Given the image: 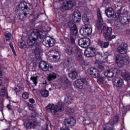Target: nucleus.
<instances>
[{"label": "nucleus", "mask_w": 130, "mask_h": 130, "mask_svg": "<svg viewBox=\"0 0 130 130\" xmlns=\"http://www.w3.org/2000/svg\"><path fill=\"white\" fill-rule=\"evenodd\" d=\"M47 31L45 30L39 31L38 29H34V31L31 33L30 36L28 38L27 40V45L29 46L36 47L35 50V53L37 59L40 58V52L41 50L39 47V43L37 42V40H39L40 42L42 43L43 45H44L46 47H52L55 44V40L50 37H46Z\"/></svg>", "instance_id": "nucleus-1"}, {"label": "nucleus", "mask_w": 130, "mask_h": 130, "mask_svg": "<svg viewBox=\"0 0 130 130\" xmlns=\"http://www.w3.org/2000/svg\"><path fill=\"white\" fill-rule=\"evenodd\" d=\"M97 16L98 18V20L96 22L98 30H100L102 32V30H105L107 28L106 31L104 32L103 36L105 39L111 41V40L114 39L116 36L115 35L111 36V34H112V28L109 27H107L106 24L103 23V19L102 18V15H101V11L99 9L97 10Z\"/></svg>", "instance_id": "nucleus-2"}, {"label": "nucleus", "mask_w": 130, "mask_h": 130, "mask_svg": "<svg viewBox=\"0 0 130 130\" xmlns=\"http://www.w3.org/2000/svg\"><path fill=\"white\" fill-rule=\"evenodd\" d=\"M30 7L31 5L29 3H27L25 2H20L19 5H17V8H19L20 10L17 9L15 11L16 15L17 16L18 18L20 19V20H23L27 18V14Z\"/></svg>", "instance_id": "nucleus-3"}, {"label": "nucleus", "mask_w": 130, "mask_h": 130, "mask_svg": "<svg viewBox=\"0 0 130 130\" xmlns=\"http://www.w3.org/2000/svg\"><path fill=\"white\" fill-rule=\"evenodd\" d=\"M84 55L86 57H92L95 55V57L96 60H100L102 62H106L107 61V58L108 56L105 54V53L99 52L95 55V52L94 49L92 48H90L86 49L84 51Z\"/></svg>", "instance_id": "nucleus-4"}, {"label": "nucleus", "mask_w": 130, "mask_h": 130, "mask_svg": "<svg viewBox=\"0 0 130 130\" xmlns=\"http://www.w3.org/2000/svg\"><path fill=\"white\" fill-rule=\"evenodd\" d=\"M45 109L47 112L55 114L58 111H63L64 110V106L61 102L58 103L57 105L49 104L45 108Z\"/></svg>", "instance_id": "nucleus-5"}, {"label": "nucleus", "mask_w": 130, "mask_h": 130, "mask_svg": "<svg viewBox=\"0 0 130 130\" xmlns=\"http://www.w3.org/2000/svg\"><path fill=\"white\" fill-rule=\"evenodd\" d=\"M60 58V55L57 51L50 50L47 53V59L50 62H57Z\"/></svg>", "instance_id": "nucleus-6"}, {"label": "nucleus", "mask_w": 130, "mask_h": 130, "mask_svg": "<svg viewBox=\"0 0 130 130\" xmlns=\"http://www.w3.org/2000/svg\"><path fill=\"white\" fill-rule=\"evenodd\" d=\"M75 5H76V1L75 0H64L60 7V10L62 12H64V11H69V10H71V9H72V8H73Z\"/></svg>", "instance_id": "nucleus-7"}, {"label": "nucleus", "mask_w": 130, "mask_h": 130, "mask_svg": "<svg viewBox=\"0 0 130 130\" xmlns=\"http://www.w3.org/2000/svg\"><path fill=\"white\" fill-rule=\"evenodd\" d=\"M76 121L75 118L71 117L69 119H65L64 120V124L66 127H61L60 130H70L69 127H72L76 125Z\"/></svg>", "instance_id": "nucleus-8"}, {"label": "nucleus", "mask_w": 130, "mask_h": 130, "mask_svg": "<svg viewBox=\"0 0 130 130\" xmlns=\"http://www.w3.org/2000/svg\"><path fill=\"white\" fill-rule=\"evenodd\" d=\"M80 33L84 37L89 36L92 34V26L90 24H86L82 26L80 30Z\"/></svg>", "instance_id": "nucleus-9"}, {"label": "nucleus", "mask_w": 130, "mask_h": 130, "mask_svg": "<svg viewBox=\"0 0 130 130\" xmlns=\"http://www.w3.org/2000/svg\"><path fill=\"white\" fill-rule=\"evenodd\" d=\"M128 49V46L127 44L122 43L117 48V52L122 55L126 54L127 53V50Z\"/></svg>", "instance_id": "nucleus-10"}, {"label": "nucleus", "mask_w": 130, "mask_h": 130, "mask_svg": "<svg viewBox=\"0 0 130 130\" xmlns=\"http://www.w3.org/2000/svg\"><path fill=\"white\" fill-rule=\"evenodd\" d=\"M68 27L69 28L70 33L72 34V35H76L78 33V28L77 27V25L74 22H73V21L70 20L69 21Z\"/></svg>", "instance_id": "nucleus-11"}, {"label": "nucleus", "mask_w": 130, "mask_h": 130, "mask_svg": "<svg viewBox=\"0 0 130 130\" xmlns=\"http://www.w3.org/2000/svg\"><path fill=\"white\" fill-rule=\"evenodd\" d=\"M75 85L79 89H85L86 85L88 84V81L84 79H78L75 81Z\"/></svg>", "instance_id": "nucleus-12"}, {"label": "nucleus", "mask_w": 130, "mask_h": 130, "mask_svg": "<svg viewBox=\"0 0 130 130\" xmlns=\"http://www.w3.org/2000/svg\"><path fill=\"white\" fill-rule=\"evenodd\" d=\"M112 82L114 87L116 88H121V87H123L124 85L123 80L120 77H115L112 80Z\"/></svg>", "instance_id": "nucleus-13"}, {"label": "nucleus", "mask_w": 130, "mask_h": 130, "mask_svg": "<svg viewBox=\"0 0 130 130\" xmlns=\"http://www.w3.org/2000/svg\"><path fill=\"white\" fill-rule=\"evenodd\" d=\"M90 39L87 38L81 39L78 42L79 46H81L82 48H87L88 46H90Z\"/></svg>", "instance_id": "nucleus-14"}, {"label": "nucleus", "mask_w": 130, "mask_h": 130, "mask_svg": "<svg viewBox=\"0 0 130 130\" xmlns=\"http://www.w3.org/2000/svg\"><path fill=\"white\" fill-rule=\"evenodd\" d=\"M87 72L92 78H99L100 77V73L97 69L94 68H90L87 70Z\"/></svg>", "instance_id": "nucleus-15"}, {"label": "nucleus", "mask_w": 130, "mask_h": 130, "mask_svg": "<svg viewBox=\"0 0 130 130\" xmlns=\"http://www.w3.org/2000/svg\"><path fill=\"white\" fill-rule=\"evenodd\" d=\"M24 124L26 128L29 129V128H34V127L37 126V125H40V122L30 120H29L27 123H24Z\"/></svg>", "instance_id": "nucleus-16"}, {"label": "nucleus", "mask_w": 130, "mask_h": 130, "mask_svg": "<svg viewBox=\"0 0 130 130\" xmlns=\"http://www.w3.org/2000/svg\"><path fill=\"white\" fill-rule=\"evenodd\" d=\"M39 68L43 72H47L49 68L50 70H52V66H49V64L44 61H42L40 62Z\"/></svg>", "instance_id": "nucleus-17"}, {"label": "nucleus", "mask_w": 130, "mask_h": 130, "mask_svg": "<svg viewBox=\"0 0 130 130\" xmlns=\"http://www.w3.org/2000/svg\"><path fill=\"white\" fill-rule=\"evenodd\" d=\"M82 16H81V13L78 10H75L73 13L72 19L74 23H79L81 21Z\"/></svg>", "instance_id": "nucleus-18"}, {"label": "nucleus", "mask_w": 130, "mask_h": 130, "mask_svg": "<svg viewBox=\"0 0 130 130\" xmlns=\"http://www.w3.org/2000/svg\"><path fill=\"white\" fill-rule=\"evenodd\" d=\"M117 69L116 68H112L109 70L106 71L104 73V75L105 77L108 78H112L114 76V74H117Z\"/></svg>", "instance_id": "nucleus-19"}, {"label": "nucleus", "mask_w": 130, "mask_h": 130, "mask_svg": "<svg viewBox=\"0 0 130 130\" xmlns=\"http://www.w3.org/2000/svg\"><path fill=\"white\" fill-rule=\"evenodd\" d=\"M75 53L77 54V59L79 61H83V56L82 55V50L79 47H75Z\"/></svg>", "instance_id": "nucleus-20"}, {"label": "nucleus", "mask_w": 130, "mask_h": 130, "mask_svg": "<svg viewBox=\"0 0 130 130\" xmlns=\"http://www.w3.org/2000/svg\"><path fill=\"white\" fill-rule=\"evenodd\" d=\"M116 62L119 68H121L123 66V63H124L123 58L120 55H117L116 57Z\"/></svg>", "instance_id": "nucleus-21"}, {"label": "nucleus", "mask_w": 130, "mask_h": 130, "mask_svg": "<svg viewBox=\"0 0 130 130\" xmlns=\"http://www.w3.org/2000/svg\"><path fill=\"white\" fill-rule=\"evenodd\" d=\"M121 76L126 82L130 83V75L125 70L122 71Z\"/></svg>", "instance_id": "nucleus-22"}, {"label": "nucleus", "mask_w": 130, "mask_h": 130, "mask_svg": "<svg viewBox=\"0 0 130 130\" xmlns=\"http://www.w3.org/2000/svg\"><path fill=\"white\" fill-rule=\"evenodd\" d=\"M105 14L108 18H111L114 15V10L111 7H109L106 9Z\"/></svg>", "instance_id": "nucleus-23"}, {"label": "nucleus", "mask_w": 130, "mask_h": 130, "mask_svg": "<svg viewBox=\"0 0 130 130\" xmlns=\"http://www.w3.org/2000/svg\"><path fill=\"white\" fill-rule=\"evenodd\" d=\"M57 77V74L54 72H52L49 74H48L47 76V80L49 81V82H50L51 81H52L53 80H54Z\"/></svg>", "instance_id": "nucleus-24"}, {"label": "nucleus", "mask_w": 130, "mask_h": 130, "mask_svg": "<svg viewBox=\"0 0 130 130\" xmlns=\"http://www.w3.org/2000/svg\"><path fill=\"white\" fill-rule=\"evenodd\" d=\"M76 47H78V46H74V47H71L67 48L65 50L66 53H67L68 55H72V54H73V52L75 53V48Z\"/></svg>", "instance_id": "nucleus-25"}, {"label": "nucleus", "mask_w": 130, "mask_h": 130, "mask_svg": "<svg viewBox=\"0 0 130 130\" xmlns=\"http://www.w3.org/2000/svg\"><path fill=\"white\" fill-rule=\"evenodd\" d=\"M69 78L72 79V80H75L78 77V73L76 71H73L69 74Z\"/></svg>", "instance_id": "nucleus-26"}, {"label": "nucleus", "mask_w": 130, "mask_h": 130, "mask_svg": "<svg viewBox=\"0 0 130 130\" xmlns=\"http://www.w3.org/2000/svg\"><path fill=\"white\" fill-rule=\"evenodd\" d=\"M82 21L84 24V25H89L90 23V19L88 18L87 15L84 14L82 17Z\"/></svg>", "instance_id": "nucleus-27"}, {"label": "nucleus", "mask_w": 130, "mask_h": 130, "mask_svg": "<svg viewBox=\"0 0 130 130\" xmlns=\"http://www.w3.org/2000/svg\"><path fill=\"white\" fill-rule=\"evenodd\" d=\"M41 94L42 96H43V97L46 98L49 96V92L46 89H42L41 91Z\"/></svg>", "instance_id": "nucleus-28"}, {"label": "nucleus", "mask_w": 130, "mask_h": 130, "mask_svg": "<svg viewBox=\"0 0 130 130\" xmlns=\"http://www.w3.org/2000/svg\"><path fill=\"white\" fill-rule=\"evenodd\" d=\"M98 83L100 85L101 84H103L104 83V81H105V78L102 76H99L98 77Z\"/></svg>", "instance_id": "nucleus-29"}, {"label": "nucleus", "mask_w": 130, "mask_h": 130, "mask_svg": "<svg viewBox=\"0 0 130 130\" xmlns=\"http://www.w3.org/2000/svg\"><path fill=\"white\" fill-rule=\"evenodd\" d=\"M5 35L6 37V41H9V40L11 39V37L12 36L11 32L9 31H6L5 33Z\"/></svg>", "instance_id": "nucleus-30"}, {"label": "nucleus", "mask_w": 130, "mask_h": 130, "mask_svg": "<svg viewBox=\"0 0 130 130\" xmlns=\"http://www.w3.org/2000/svg\"><path fill=\"white\" fill-rule=\"evenodd\" d=\"M38 76H32L30 77V80L33 82L34 85L37 86V78Z\"/></svg>", "instance_id": "nucleus-31"}, {"label": "nucleus", "mask_w": 130, "mask_h": 130, "mask_svg": "<svg viewBox=\"0 0 130 130\" xmlns=\"http://www.w3.org/2000/svg\"><path fill=\"white\" fill-rule=\"evenodd\" d=\"M64 100L66 103H68V104H71L72 100H73V98L71 96H67V97L65 98Z\"/></svg>", "instance_id": "nucleus-32"}, {"label": "nucleus", "mask_w": 130, "mask_h": 130, "mask_svg": "<svg viewBox=\"0 0 130 130\" xmlns=\"http://www.w3.org/2000/svg\"><path fill=\"white\" fill-rule=\"evenodd\" d=\"M18 45L20 47V48H26V45L25 44V41H22L18 43Z\"/></svg>", "instance_id": "nucleus-33"}, {"label": "nucleus", "mask_w": 130, "mask_h": 130, "mask_svg": "<svg viewBox=\"0 0 130 130\" xmlns=\"http://www.w3.org/2000/svg\"><path fill=\"white\" fill-rule=\"evenodd\" d=\"M118 122V117L115 116L113 119L110 120V122H112V124H114V123H117Z\"/></svg>", "instance_id": "nucleus-34"}, {"label": "nucleus", "mask_w": 130, "mask_h": 130, "mask_svg": "<svg viewBox=\"0 0 130 130\" xmlns=\"http://www.w3.org/2000/svg\"><path fill=\"white\" fill-rule=\"evenodd\" d=\"M22 98L25 100L29 98V93L27 92H23L22 94Z\"/></svg>", "instance_id": "nucleus-35"}, {"label": "nucleus", "mask_w": 130, "mask_h": 130, "mask_svg": "<svg viewBox=\"0 0 130 130\" xmlns=\"http://www.w3.org/2000/svg\"><path fill=\"white\" fill-rule=\"evenodd\" d=\"M120 112L123 114L126 113V107L122 106V108H120Z\"/></svg>", "instance_id": "nucleus-36"}, {"label": "nucleus", "mask_w": 130, "mask_h": 130, "mask_svg": "<svg viewBox=\"0 0 130 130\" xmlns=\"http://www.w3.org/2000/svg\"><path fill=\"white\" fill-rule=\"evenodd\" d=\"M124 62H125L126 64H128V63H129L130 62L129 57H128V56H124Z\"/></svg>", "instance_id": "nucleus-37"}, {"label": "nucleus", "mask_w": 130, "mask_h": 130, "mask_svg": "<svg viewBox=\"0 0 130 130\" xmlns=\"http://www.w3.org/2000/svg\"><path fill=\"white\" fill-rule=\"evenodd\" d=\"M6 93V88L3 87L0 89V96H4Z\"/></svg>", "instance_id": "nucleus-38"}, {"label": "nucleus", "mask_w": 130, "mask_h": 130, "mask_svg": "<svg viewBox=\"0 0 130 130\" xmlns=\"http://www.w3.org/2000/svg\"><path fill=\"white\" fill-rule=\"evenodd\" d=\"M84 112L86 113L87 117H90L92 115V112L89 111L88 110H84Z\"/></svg>", "instance_id": "nucleus-39"}, {"label": "nucleus", "mask_w": 130, "mask_h": 130, "mask_svg": "<svg viewBox=\"0 0 130 130\" xmlns=\"http://www.w3.org/2000/svg\"><path fill=\"white\" fill-rule=\"evenodd\" d=\"M67 80V78L66 77H62L60 78L61 81V85H64L66 84V81Z\"/></svg>", "instance_id": "nucleus-40"}, {"label": "nucleus", "mask_w": 130, "mask_h": 130, "mask_svg": "<svg viewBox=\"0 0 130 130\" xmlns=\"http://www.w3.org/2000/svg\"><path fill=\"white\" fill-rule=\"evenodd\" d=\"M109 46V43L108 42H105L103 45L104 48H107Z\"/></svg>", "instance_id": "nucleus-41"}, {"label": "nucleus", "mask_w": 130, "mask_h": 130, "mask_svg": "<svg viewBox=\"0 0 130 130\" xmlns=\"http://www.w3.org/2000/svg\"><path fill=\"white\" fill-rule=\"evenodd\" d=\"M6 76V73L4 71H0V78H4Z\"/></svg>", "instance_id": "nucleus-42"}, {"label": "nucleus", "mask_w": 130, "mask_h": 130, "mask_svg": "<svg viewBox=\"0 0 130 130\" xmlns=\"http://www.w3.org/2000/svg\"><path fill=\"white\" fill-rule=\"evenodd\" d=\"M98 43L101 47H103V42L101 40L99 39Z\"/></svg>", "instance_id": "nucleus-43"}, {"label": "nucleus", "mask_w": 130, "mask_h": 130, "mask_svg": "<svg viewBox=\"0 0 130 130\" xmlns=\"http://www.w3.org/2000/svg\"><path fill=\"white\" fill-rule=\"evenodd\" d=\"M20 90H21V88L19 86H17L14 88V91L16 92V94H17V92H20Z\"/></svg>", "instance_id": "nucleus-44"}, {"label": "nucleus", "mask_w": 130, "mask_h": 130, "mask_svg": "<svg viewBox=\"0 0 130 130\" xmlns=\"http://www.w3.org/2000/svg\"><path fill=\"white\" fill-rule=\"evenodd\" d=\"M110 124H108L107 126L105 128V129L104 130H113V129H112V128L110 127V126H109Z\"/></svg>", "instance_id": "nucleus-45"}, {"label": "nucleus", "mask_w": 130, "mask_h": 130, "mask_svg": "<svg viewBox=\"0 0 130 130\" xmlns=\"http://www.w3.org/2000/svg\"><path fill=\"white\" fill-rule=\"evenodd\" d=\"M98 68L99 69V70H101V71H104V67L102 64H99L98 66Z\"/></svg>", "instance_id": "nucleus-46"}, {"label": "nucleus", "mask_w": 130, "mask_h": 130, "mask_svg": "<svg viewBox=\"0 0 130 130\" xmlns=\"http://www.w3.org/2000/svg\"><path fill=\"white\" fill-rule=\"evenodd\" d=\"M71 39V42L72 44H75V38H74V37L71 36L70 37Z\"/></svg>", "instance_id": "nucleus-47"}, {"label": "nucleus", "mask_w": 130, "mask_h": 130, "mask_svg": "<svg viewBox=\"0 0 130 130\" xmlns=\"http://www.w3.org/2000/svg\"><path fill=\"white\" fill-rule=\"evenodd\" d=\"M28 101L29 103H31V104H34V103H35V100L34 99H29Z\"/></svg>", "instance_id": "nucleus-48"}, {"label": "nucleus", "mask_w": 130, "mask_h": 130, "mask_svg": "<svg viewBox=\"0 0 130 130\" xmlns=\"http://www.w3.org/2000/svg\"><path fill=\"white\" fill-rule=\"evenodd\" d=\"M7 108L9 110V111H12L13 110V109L12 108V106L11 105H8L7 106Z\"/></svg>", "instance_id": "nucleus-49"}, {"label": "nucleus", "mask_w": 130, "mask_h": 130, "mask_svg": "<svg viewBox=\"0 0 130 130\" xmlns=\"http://www.w3.org/2000/svg\"><path fill=\"white\" fill-rule=\"evenodd\" d=\"M68 112L69 113H74V112H75V110H74V109H73V108H70L68 110Z\"/></svg>", "instance_id": "nucleus-50"}, {"label": "nucleus", "mask_w": 130, "mask_h": 130, "mask_svg": "<svg viewBox=\"0 0 130 130\" xmlns=\"http://www.w3.org/2000/svg\"><path fill=\"white\" fill-rule=\"evenodd\" d=\"M26 84H27V85H28V87H31V83L30 82V81L26 80Z\"/></svg>", "instance_id": "nucleus-51"}, {"label": "nucleus", "mask_w": 130, "mask_h": 130, "mask_svg": "<svg viewBox=\"0 0 130 130\" xmlns=\"http://www.w3.org/2000/svg\"><path fill=\"white\" fill-rule=\"evenodd\" d=\"M12 52H13V54H14V55L15 56H17V54L16 53V51H15V49H12Z\"/></svg>", "instance_id": "nucleus-52"}, {"label": "nucleus", "mask_w": 130, "mask_h": 130, "mask_svg": "<svg viewBox=\"0 0 130 130\" xmlns=\"http://www.w3.org/2000/svg\"><path fill=\"white\" fill-rule=\"evenodd\" d=\"M9 46H10L11 49H14V46H13V44L12 43H9Z\"/></svg>", "instance_id": "nucleus-53"}, {"label": "nucleus", "mask_w": 130, "mask_h": 130, "mask_svg": "<svg viewBox=\"0 0 130 130\" xmlns=\"http://www.w3.org/2000/svg\"><path fill=\"white\" fill-rule=\"evenodd\" d=\"M2 85V79H0V86Z\"/></svg>", "instance_id": "nucleus-54"}, {"label": "nucleus", "mask_w": 130, "mask_h": 130, "mask_svg": "<svg viewBox=\"0 0 130 130\" xmlns=\"http://www.w3.org/2000/svg\"><path fill=\"white\" fill-rule=\"evenodd\" d=\"M118 15H120V12H118Z\"/></svg>", "instance_id": "nucleus-55"}, {"label": "nucleus", "mask_w": 130, "mask_h": 130, "mask_svg": "<svg viewBox=\"0 0 130 130\" xmlns=\"http://www.w3.org/2000/svg\"><path fill=\"white\" fill-rule=\"evenodd\" d=\"M63 0H59V2H62Z\"/></svg>", "instance_id": "nucleus-56"}, {"label": "nucleus", "mask_w": 130, "mask_h": 130, "mask_svg": "<svg viewBox=\"0 0 130 130\" xmlns=\"http://www.w3.org/2000/svg\"><path fill=\"white\" fill-rule=\"evenodd\" d=\"M49 90L50 91L51 90V88H49Z\"/></svg>", "instance_id": "nucleus-57"}, {"label": "nucleus", "mask_w": 130, "mask_h": 130, "mask_svg": "<svg viewBox=\"0 0 130 130\" xmlns=\"http://www.w3.org/2000/svg\"><path fill=\"white\" fill-rule=\"evenodd\" d=\"M122 130H125V128H124Z\"/></svg>", "instance_id": "nucleus-58"}]
</instances>
